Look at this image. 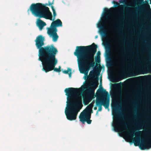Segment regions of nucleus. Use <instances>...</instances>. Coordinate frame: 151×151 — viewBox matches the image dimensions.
Returning a JSON list of instances; mask_svg holds the SVG:
<instances>
[{"instance_id": "nucleus-1", "label": "nucleus", "mask_w": 151, "mask_h": 151, "mask_svg": "<svg viewBox=\"0 0 151 151\" xmlns=\"http://www.w3.org/2000/svg\"><path fill=\"white\" fill-rule=\"evenodd\" d=\"M97 87V85L94 83L91 88H88V85L86 83L78 88H68L65 89L67 96L65 113L68 120L76 119L78 112L83 106L81 93L84 91L83 93V102L85 105H87L94 98L95 90Z\"/></svg>"}, {"instance_id": "nucleus-2", "label": "nucleus", "mask_w": 151, "mask_h": 151, "mask_svg": "<svg viewBox=\"0 0 151 151\" xmlns=\"http://www.w3.org/2000/svg\"><path fill=\"white\" fill-rule=\"evenodd\" d=\"M89 51L87 49L88 46H77L74 55L77 57L79 70L81 73L85 74L84 78L87 80H92L95 76V71H91L88 76V71L91 67L94 65V55L96 51L97 46L93 44Z\"/></svg>"}, {"instance_id": "nucleus-3", "label": "nucleus", "mask_w": 151, "mask_h": 151, "mask_svg": "<svg viewBox=\"0 0 151 151\" xmlns=\"http://www.w3.org/2000/svg\"><path fill=\"white\" fill-rule=\"evenodd\" d=\"M44 37L39 36L35 40L36 45L39 51V60L42 62L43 70L46 72L54 70L56 72L61 71L60 66L59 68H55L58 60L55 55L58 52L57 49L53 45L48 46L45 47L40 48L44 45Z\"/></svg>"}, {"instance_id": "nucleus-4", "label": "nucleus", "mask_w": 151, "mask_h": 151, "mask_svg": "<svg viewBox=\"0 0 151 151\" xmlns=\"http://www.w3.org/2000/svg\"><path fill=\"white\" fill-rule=\"evenodd\" d=\"M112 126L115 132H122V134L126 141L131 142L133 140L134 142L139 143L140 131L135 133L134 131L131 128L129 129V130H127L125 122L119 116L117 115H114Z\"/></svg>"}, {"instance_id": "nucleus-5", "label": "nucleus", "mask_w": 151, "mask_h": 151, "mask_svg": "<svg viewBox=\"0 0 151 151\" xmlns=\"http://www.w3.org/2000/svg\"><path fill=\"white\" fill-rule=\"evenodd\" d=\"M114 62L115 65L118 67L117 71L120 73L125 72L126 70L128 71H133L135 69L137 70L145 69L148 67V68L151 69V63H150L147 65L146 63L143 61L142 63L140 62H135L134 66L132 64H129L128 63L126 66L124 62H123L121 65L119 64V62L116 56H115L114 57Z\"/></svg>"}, {"instance_id": "nucleus-6", "label": "nucleus", "mask_w": 151, "mask_h": 151, "mask_svg": "<svg viewBox=\"0 0 151 151\" xmlns=\"http://www.w3.org/2000/svg\"><path fill=\"white\" fill-rule=\"evenodd\" d=\"M54 18L52 19V15L47 7H44L40 3L32 4L30 7V9L32 13L36 17H43L50 20L54 21L55 19L56 13L53 6L52 7Z\"/></svg>"}, {"instance_id": "nucleus-7", "label": "nucleus", "mask_w": 151, "mask_h": 151, "mask_svg": "<svg viewBox=\"0 0 151 151\" xmlns=\"http://www.w3.org/2000/svg\"><path fill=\"white\" fill-rule=\"evenodd\" d=\"M96 94L97 97L96 98V105L98 106L101 104L106 108H107L109 103V99H107L108 92L104 89L101 88L97 91Z\"/></svg>"}, {"instance_id": "nucleus-8", "label": "nucleus", "mask_w": 151, "mask_h": 151, "mask_svg": "<svg viewBox=\"0 0 151 151\" xmlns=\"http://www.w3.org/2000/svg\"><path fill=\"white\" fill-rule=\"evenodd\" d=\"M62 22L59 19L52 22L50 28H47V33L50 37H52L54 42H56L58 37L57 34V29L56 27H62Z\"/></svg>"}, {"instance_id": "nucleus-9", "label": "nucleus", "mask_w": 151, "mask_h": 151, "mask_svg": "<svg viewBox=\"0 0 151 151\" xmlns=\"http://www.w3.org/2000/svg\"><path fill=\"white\" fill-rule=\"evenodd\" d=\"M95 102L93 100L86 108L81 113L79 119L80 121L83 123L86 121L88 124H90L91 120H90L91 114L92 111V109Z\"/></svg>"}, {"instance_id": "nucleus-10", "label": "nucleus", "mask_w": 151, "mask_h": 151, "mask_svg": "<svg viewBox=\"0 0 151 151\" xmlns=\"http://www.w3.org/2000/svg\"><path fill=\"white\" fill-rule=\"evenodd\" d=\"M108 23L107 22V19L105 16L103 17L102 20L99 22L97 24V27L101 29L103 31L104 33H106L108 32V35L109 37L112 40H114V39L111 37L113 34L111 32V31H109L108 29V27L106 25V24Z\"/></svg>"}, {"instance_id": "nucleus-11", "label": "nucleus", "mask_w": 151, "mask_h": 151, "mask_svg": "<svg viewBox=\"0 0 151 151\" xmlns=\"http://www.w3.org/2000/svg\"><path fill=\"white\" fill-rule=\"evenodd\" d=\"M36 24L40 30H41L43 27L46 25L45 23L40 19H38L37 20Z\"/></svg>"}, {"instance_id": "nucleus-12", "label": "nucleus", "mask_w": 151, "mask_h": 151, "mask_svg": "<svg viewBox=\"0 0 151 151\" xmlns=\"http://www.w3.org/2000/svg\"><path fill=\"white\" fill-rule=\"evenodd\" d=\"M121 91L120 90L119 96H118L117 95H116L113 97V100L114 101L116 102H117L118 100L120 98V95H121Z\"/></svg>"}, {"instance_id": "nucleus-13", "label": "nucleus", "mask_w": 151, "mask_h": 151, "mask_svg": "<svg viewBox=\"0 0 151 151\" xmlns=\"http://www.w3.org/2000/svg\"><path fill=\"white\" fill-rule=\"evenodd\" d=\"M127 5L132 7L135 6L136 5V0H133L132 1H131L130 3L127 4Z\"/></svg>"}, {"instance_id": "nucleus-14", "label": "nucleus", "mask_w": 151, "mask_h": 151, "mask_svg": "<svg viewBox=\"0 0 151 151\" xmlns=\"http://www.w3.org/2000/svg\"><path fill=\"white\" fill-rule=\"evenodd\" d=\"M109 11L110 12H109V17L110 18H111L114 16V8H110Z\"/></svg>"}, {"instance_id": "nucleus-15", "label": "nucleus", "mask_w": 151, "mask_h": 151, "mask_svg": "<svg viewBox=\"0 0 151 151\" xmlns=\"http://www.w3.org/2000/svg\"><path fill=\"white\" fill-rule=\"evenodd\" d=\"M136 127L137 129L138 130H141L143 129V126L140 124H137Z\"/></svg>"}, {"instance_id": "nucleus-16", "label": "nucleus", "mask_w": 151, "mask_h": 151, "mask_svg": "<svg viewBox=\"0 0 151 151\" xmlns=\"http://www.w3.org/2000/svg\"><path fill=\"white\" fill-rule=\"evenodd\" d=\"M134 9V8L132 7H127L125 8V10L126 11H128L130 12H132Z\"/></svg>"}, {"instance_id": "nucleus-17", "label": "nucleus", "mask_w": 151, "mask_h": 151, "mask_svg": "<svg viewBox=\"0 0 151 151\" xmlns=\"http://www.w3.org/2000/svg\"><path fill=\"white\" fill-rule=\"evenodd\" d=\"M71 69L68 68L67 70H65L63 71V73H68L69 72H71Z\"/></svg>"}, {"instance_id": "nucleus-18", "label": "nucleus", "mask_w": 151, "mask_h": 151, "mask_svg": "<svg viewBox=\"0 0 151 151\" xmlns=\"http://www.w3.org/2000/svg\"><path fill=\"white\" fill-rule=\"evenodd\" d=\"M124 12L123 9V8H121V10L120 11V14H119V16L123 17V16Z\"/></svg>"}, {"instance_id": "nucleus-19", "label": "nucleus", "mask_w": 151, "mask_h": 151, "mask_svg": "<svg viewBox=\"0 0 151 151\" xmlns=\"http://www.w3.org/2000/svg\"><path fill=\"white\" fill-rule=\"evenodd\" d=\"M96 61L98 63H99L100 61V57L99 56H97L95 58Z\"/></svg>"}, {"instance_id": "nucleus-20", "label": "nucleus", "mask_w": 151, "mask_h": 151, "mask_svg": "<svg viewBox=\"0 0 151 151\" xmlns=\"http://www.w3.org/2000/svg\"><path fill=\"white\" fill-rule=\"evenodd\" d=\"M101 110H102V107L101 106H99L97 111H100Z\"/></svg>"}, {"instance_id": "nucleus-21", "label": "nucleus", "mask_w": 151, "mask_h": 151, "mask_svg": "<svg viewBox=\"0 0 151 151\" xmlns=\"http://www.w3.org/2000/svg\"><path fill=\"white\" fill-rule=\"evenodd\" d=\"M69 77L70 78L71 77V72H69Z\"/></svg>"}, {"instance_id": "nucleus-22", "label": "nucleus", "mask_w": 151, "mask_h": 151, "mask_svg": "<svg viewBox=\"0 0 151 151\" xmlns=\"http://www.w3.org/2000/svg\"><path fill=\"white\" fill-rule=\"evenodd\" d=\"M98 56H99V55L100 54V53L99 52H98L97 53Z\"/></svg>"}, {"instance_id": "nucleus-23", "label": "nucleus", "mask_w": 151, "mask_h": 151, "mask_svg": "<svg viewBox=\"0 0 151 151\" xmlns=\"http://www.w3.org/2000/svg\"><path fill=\"white\" fill-rule=\"evenodd\" d=\"M94 109L95 110H96L97 109V108L96 107H95L94 108Z\"/></svg>"}, {"instance_id": "nucleus-24", "label": "nucleus", "mask_w": 151, "mask_h": 151, "mask_svg": "<svg viewBox=\"0 0 151 151\" xmlns=\"http://www.w3.org/2000/svg\"><path fill=\"white\" fill-rule=\"evenodd\" d=\"M97 37H98V36H95V38H97Z\"/></svg>"}, {"instance_id": "nucleus-25", "label": "nucleus", "mask_w": 151, "mask_h": 151, "mask_svg": "<svg viewBox=\"0 0 151 151\" xmlns=\"http://www.w3.org/2000/svg\"><path fill=\"white\" fill-rule=\"evenodd\" d=\"M150 4H151V0H150Z\"/></svg>"}, {"instance_id": "nucleus-26", "label": "nucleus", "mask_w": 151, "mask_h": 151, "mask_svg": "<svg viewBox=\"0 0 151 151\" xmlns=\"http://www.w3.org/2000/svg\"><path fill=\"white\" fill-rule=\"evenodd\" d=\"M113 20H114V18H113Z\"/></svg>"}, {"instance_id": "nucleus-27", "label": "nucleus", "mask_w": 151, "mask_h": 151, "mask_svg": "<svg viewBox=\"0 0 151 151\" xmlns=\"http://www.w3.org/2000/svg\"><path fill=\"white\" fill-rule=\"evenodd\" d=\"M115 41V42H116V41Z\"/></svg>"}]
</instances>
